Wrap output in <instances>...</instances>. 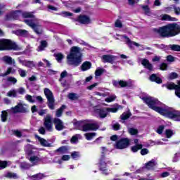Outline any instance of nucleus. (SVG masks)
<instances>
[{
	"label": "nucleus",
	"mask_w": 180,
	"mask_h": 180,
	"mask_svg": "<svg viewBox=\"0 0 180 180\" xmlns=\"http://www.w3.org/2000/svg\"><path fill=\"white\" fill-rule=\"evenodd\" d=\"M22 17L24 19H27L24 20L25 23L31 27V29L34 30L36 34H43V27L39 24L34 23V19H36V16H34L33 13L30 12H23L22 13Z\"/></svg>",
	"instance_id": "nucleus-4"
},
{
	"label": "nucleus",
	"mask_w": 180,
	"mask_h": 180,
	"mask_svg": "<svg viewBox=\"0 0 180 180\" xmlns=\"http://www.w3.org/2000/svg\"><path fill=\"white\" fill-rule=\"evenodd\" d=\"M166 88L169 89V91L175 90L176 89V84L175 83H168L165 85Z\"/></svg>",
	"instance_id": "nucleus-38"
},
{
	"label": "nucleus",
	"mask_w": 180,
	"mask_h": 180,
	"mask_svg": "<svg viewBox=\"0 0 180 180\" xmlns=\"http://www.w3.org/2000/svg\"><path fill=\"white\" fill-rule=\"evenodd\" d=\"M142 100L146 103L150 109L157 112L159 115L180 122V111L176 110H169V108L161 107L162 103L158 99L153 98V97H143Z\"/></svg>",
	"instance_id": "nucleus-1"
},
{
	"label": "nucleus",
	"mask_w": 180,
	"mask_h": 180,
	"mask_svg": "<svg viewBox=\"0 0 180 180\" xmlns=\"http://www.w3.org/2000/svg\"><path fill=\"white\" fill-rule=\"evenodd\" d=\"M130 146V139L129 138H121L115 143V148L117 150H124Z\"/></svg>",
	"instance_id": "nucleus-7"
},
{
	"label": "nucleus",
	"mask_w": 180,
	"mask_h": 180,
	"mask_svg": "<svg viewBox=\"0 0 180 180\" xmlns=\"http://www.w3.org/2000/svg\"><path fill=\"white\" fill-rule=\"evenodd\" d=\"M112 129L115 130V131H117V130H120V124L115 123L112 125Z\"/></svg>",
	"instance_id": "nucleus-58"
},
{
	"label": "nucleus",
	"mask_w": 180,
	"mask_h": 180,
	"mask_svg": "<svg viewBox=\"0 0 180 180\" xmlns=\"http://www.w3.org/2000/svg\"><path fill=\"white\" fill-rule=\"evenodd\" d=\"M16 34H18V36H22V37H27V30H18L16 31Z\"/></svg>",
	"instance_id": "nucleus-31"
},
{
	"label": "nucleus",
	"mask_w": 180,
	"mask_h": 180,
	"mask_svg": "<svg viewBox=\"0 0 180 180\" xmlns=\"http://www.w3.org/2000/svg\"><path fill=\"white\" fill-rule=\"evenodd\" d=\"M119 57L113 55H103L102 56L103 63H109L110 64H115L117 61Z\"/></svg>",
	"instance_id": "nucleus-12"
},
{
	"label": "nucleus",
	"mask_w": 180,
	"mask_h": 180,
	"mask_svg": "<svg viewBox=\"0 0 180 180\" xmlns=\"http://www.w3.org/2000/svg\"><path fill=\"white\" fill-rule=\"evenodd\" d=\"M11 13L13 15V20H18V19H19V13H22V11L17 10V11L11 12Z\"/></svg>",
	"instance_id": "nucleus-32"
},
{
	"label": "nucleus",
	"mask_w": 180,
	"mask_h": 180,
	"mask_svg": "<svg viewBox=\"0 0 180 180\" xmlns=\"http://www.w3.org/2000/svg\"><path fill=\"white\" fill-rule=\"evenodd\" d=\"M82 131H91L89 123H86V124H83L82 127Z\"/></svg>",
	"instance_id": "nucleus-45"
},
{
	"label": "nucleus",
	"mask_w": 180,
	"mask_h": 180,
	"mask_svg": "<svg viewBox=\"0 0 180 180\" xmlns=\"http://www.w3.org/2000/svg\"><path fill=\"white\" fill-rule=\"evenodd\" d=\"M67 60L69 65L79 67V65H81V63H82L81 48L78 46H72L70 49V53L67 56Z\"/></svg>",
	"instance_id": "nucleus-3"
},
{
	"label": "nucleus",
	"mask_w": 180,
	"mask_h": 180,
	"mask_svg": "<svg viewBox=\"0 0 180 180\" xmlns=\"http://www.w3.org/2000/svg\"><path fill=\"white\" fill-rule=\"evenodd\" d=\"M178 78V74L175 72H172L169 75V79H176Z\"/></svg>",
	"instance_id": "nucleus-49"
},
{
	"label": "nucleus",
	"mask_w": 180,
	"mask_h": 180,
	"mask_svg": "<svg viewBox=\"0 0 180 180\" xmlns=\"http://www.w3.org/2000/svg\"><path fill=\"white\" fill-rule=\"evenodd\" d=\"M4 20H6V21L13 20V16L12 13L6 14L4 18Z\"/></svg>",
	"instance_id": "nucleus-47"
},
{
	"label": "nucleus",
	"mask_w": 180,
	"mask_h": 180,
	"mask_svg": "<svg viewBox=\"0 0 180 180\" xmlns=\"http://www.w3.org/2000/svg\"><path fill=\"white\" fill-rule=\"evenodd\" d=\"M11 165V162L10 161H6V160H1V169H5L7 167H9Z\"/></svg>",
	"instance_id": "nucleus-34"
},
{
	"label": "nucleus",
	"mask_w": 180,
	"mask_h": 180,
	"mask_svg": "<svg viewBox=\"0 0 180 180\" xmlns=\"http://www.w3.org/2000/svg\"><path fill=\"white\" fill-rule=\"evenodd\" d=\"M143 148V144L139 143L131 147V151L132 153H137L139 150Z\"/></svg>",
	"instance_id": "nucleus-27"
},
{
	"label": "nucleus",
	"mask_w": 180,
	"mask_h": 180,
	"mask_svg": "<svg viewBox=\"0 0 180 180\" xmlns=\"http://www.w3.org/2000/svg\"><path fill=\"white\" fill-rule=\"evenodd\" d=\"M141 64L143 65L144 68H146V70L153 71V64L150 63V60H148V59L142 60Z\"/></svg>",
	"instance_id": "nucleus-18"
},
{
	"label": "nucleus",
	"mask_w": 180,
	"mask_h": 180,
	"mask_svg": "<svg viewBox=\"0 0 180 180\" xmlns=\"http://www.w3.org/2000/svg\"><path fill=\"white\" fill-rule=\"evenodd\" d=\"M20 48L16 42L8 39H1V51H18Z\"/></svg>",
	"instance_id": "nucleus-5"
},
{
	"label": "nucleus",
	"mask_w": 180,
	"mask_h": 180,
	"mask_svg": "<svg viewBox=\"0 0 180 180\" xmlns=\"http://www.w3.org/2000/svg\"><path fill=\"white\" fill-rule=\"evenodd\" d=\"M4 177L8 178L9 179H12V178H13V179H16V178H18V175L15 173L8 172L4 174Z\"/></svg>",
	"instance_id": "nucleus-29"
},
{
	"label": "nucleus",
	"mask_w": 180,
	"mask_h": 180,
	"mask_svg": "<svg viewBox=\"0 0 180 180\" xmlns=\"http://www.w3.org/2000/svg\"><path fill=\"white\" fill-rule=\"evenodd\" d=\"M44 93L48 101L46 103L48 108H49L51 110H54V103L56 102V100H54V95H53V92L49 89L45 88Z\"/></svg>",
	"instance_id": "nucleus-6"
},
{
	"label": "nucleus",
	"mask_w": 180,
	"mask_h": 180,
	"mask_svg": "<svg viewBox=\"0 0 180 180\" xmlns=\"http://www.w3.org/2000/svg\"><path fill=\"white\" fill-rule=\"evenodd\" d=\"M77 141H78V136L75 135L71 138L70 143H72V144H75Z\"/></svg>",
	"instance_id": "nucleus-60"
},
{
	"label": "nucleus",
	"mask_w": 180,
	"mask_h": 180,
	"mask_svg": "<svg viewBox=\"0 0 180 180\" xmlns=\"http://www.w3.org/2000/svg\"><path fill=\"white\" fill-rule=\"evenodd\" d=\"M116 100V96H110L105 98V102H108V103H110V102H113Z\"/></svg>",
	"instance_id": "nucleus-50"
},
{
	"label": "nucleus",
	"mask_w": 180,
	"mask_h": 180,
	"mask_svg": "<svg viewBox=\"0 0 180 180\" xmlns=\"http://www.w3.org/2000/svg\"><path fill=\"white\" fill-rule=\"evenodd\" d=\"M175 19H176L175 18H172V17H171V15H169L168 14H165L162 17V20H168L169 22H174V21H175Z\"/></svg>",
	"instance_id": "nucleus-33"
},
{
	"label": "nucleus",
	"mask_w": 180,
	"mask_h": 180,
	"mask_svg": "<svg viewBox=\"0 0 180 180\" xmlns=\"http://www.w3.org/2000/svg\"><path fill=\"white\" fill-rule=\"evenodd\" d=\"M162 46L165 50H172V51H180V45L178 44H170L166 46L165 44H162Z\"/></svg>",
	"instance_id": "nucleus-14"
},
{
	"label": "nucleus",
	"mask_w": 180,
	"mask_h": 180,
	"mask_svg": "<svg viewBox=\"0 0 180 180\" xmlns=\"http://www.w3.org/2000/svg\"><path fill=\"white\" fill-rule=\"evenodd\" d=\"M106 112H110L111 113H116L117 110H119V107H115V108H105Z\"/></svg>",
	"instance_id": "nucleus-46"
},
{
	"label": "nucleus",
	"mask_w": 180,
	"mask_h": 180,
	"mask_svg": "<svg viewBox=\"0 0 180 180\" xmlns=\"http://www.w3.org/2000/svg\"><path fill=\"white\" fill-rule=\"evenodd\" d=\"M13 113H27L29 110L25 107V104L18 103L15 107L12 108Z\"/></svg>",
	"instance_id": "nucleus-10"
},
{
	"label": "nucleus",
	"mask_w": 180,
	"mask_h": 180,
	"mask_svg": "<svg viewBox=\"0 0 180 180\" xmlns=\"http://www.w3.org/2000/svg\"><path fill=\"white\" fill-rule=\"evenodd\" d=\"M90 126V131H96L99 129V125L96 123H89Z\"/></svg>",
	"instance_id": "nucleus-35"
},
{
	"label": "nucleus",
	"mask_w": 180,
	"mask_h": 180,
	"mask_svg": "<svg viewBox=\"0 0 180 180\" xmlns=\"http://www.w3.org/2000/svg\"><path fill=\"white\" fill-rule=\"evenodd\" d=\"M96 112L101 119H105V117L108 116V111H106V108H98Z\"/></svg>",
	"instance_id": "nucleus-19"
},
{
	"label": "nucleus",
	"mask_w": 180,
	"mask_h": 180,
	"mask_svg": "<svg viewBox=\"0 0 180 180\" xmlns=\"http://www.w3.org/2000/svg\"><path fill=\"white\" fill-rule=\"evenodd\" d=\"M146 169H153L155 167V160L152 159L150 161L148 162L145 165Z\"/></svg>",
	"instance_id": "nucleus-24"
},
{
	"label": "nucleus",
	"mask_w": 180,
	"mask_h": 180,
	"mask_svg": "<svg viewBox=\"0 0 180 180\" xmlns=\"http://www.w3.org/2000/svg\"><path fill=\"white\" fill-rule=\"evenodd\" d=\"M103 72H105V69L98 68L95 71V75L96 77H101Z\"/></svg>",
	"instance_id": "nucleus-37"
},
{
	"label": "nucleus",
	"mask_w": 180,
	"mask_h": 180,
	"mask_svg": "<svg viewBox=\"0 0 180 180\" xmlns=\"http://www.w3.org/2000/svg\"><path fill=\"white\" fill-rule=\"evenodd\" d=\"M96 136V133L95 132H89L85 134V137L87 140H92Z\"/></svg>",
	"instance_id": "nucleus-36"
},
{
	"label": "nucleus",
	"mask_w": 180,
	"mask_h": 180,
	"mask_svg": "<svg viewBox=\"0 0 180 180\" xmlns=\"http://www.w3.org/2000/svg\"><path fill=\"white\" fill-rule=\"evenodd\" d=\"M153 32L160 37H174L180 33V25L176 22L167 24L159 28H153Z\"/></svg>",
	"instance_id": "nucleus-2"
},
{
	"label": "nucleus",
	"mask_w": 180,
	"mask_h": 180,
	"mask_svg": "<svg viewBox=\"0 0 180 180\" xmlns=\"http://www.w3.org/2000/svg\"><path fill=\"white\" fill-rule=\"evenodd\" d=\"M165 136L167 139H171L174 136V131L172 129H166Z\"/></svg>",
	"instance_id": "nucleus-42"
},
{
	"label": "nucleus",
	"mask_w": 180,
	"mask_h": 180,
	"mask_svg": "<svg viewBox=\"0 0 180 180\" xmlns=\"http://www.w3.org/2000/svg\"><path fill=\"white\" fill-rule=\"evenodd\" d=\"M68 146H63L56 150L58 153H60L61 154H68Z\"/></svg>",
	"instance_id": "nucleus-26"
},
{
	"label": "nucleus",
	"mask_w": 180,
	"mask_h": 180,
	"mask_svg": "<svg viewBox=\"0 0 180 180\" xmlns=\"http://www.w3.org/2000/svg\"><path fill=\"white\" fill-rule=\"evenodd\" d=\"M1 121L2 122H6V120H8V112L2 111L1 115Z\"/></svg>",
	"instance_id": "nucleus-40"
},
{
	"label": "nucleus",
	"mask_w": 180,
	"mask_h": 180,
	"mask_svg": "<svg viewBox=\"0 0 180 180\" xmlns=\"http://www.w3.org/2000/svg\"><path fill=\"white\" fill-rule=\"evenodd\" d=\"M20 63L22 64V65H24V67H27V68H33V67H35L34 63L30 60H20Z\"/></svg>",
	"instance_id": "nucleus-21"
},
{
	"label": "nucleus",
	"mask_w": 180,
	"mask_h": 180,
	"mask_svg": "<svg viewBox=\"0 0 180 180\" xmlns=\"http://www.w3.org/2000/svg\"><path fill=\"white\" fill-rule=\"evenodd\" d=\"M18 74L22 78H25L27 75L26 70L23 69H18Z\"/></svg>",
	"instance_id": "nucleus-44"
},
{
	"label": "nucleus",
	"mask_w": 180,
	"mask_h": 180,
	"mask_svg": "<svg viewBox=\"0 0 180 180\" xmlns=\"http://www.w3.org/2000/svg\"><path fill=\"white\" fill-rule=\"evenodd\" d=\"M150 151L147 148H142L141 149V155H147Z\"/></svg>",
	"instance_id": "nucleus-61"
},
{
	"label": "nucleus",
	"mask_w": 180,
	"mask_h": 180,
	"mask_svg": "<svg viewBox=\"0 0 180 180\" xmlns=\"http://www.w3.org/2000/svg\"><path fill=\"white\" fill-rule=\"evenodd\" d=\"M131 116V112H123L120 115L121 120H127V119H129V117Z\"/></svg>",
	"instance_id": "nucleus-30"
},
{
	"label": "nucleus",
	"mask_w": 180,
	"mask_h": 180,
	"mask_svg": "<svg viewBox=\"0 0 180 180\" xmlns=\"http://www.w3.org/2000/svg\"><path fill=\"white\" fill-rule=\"evenodd\" d=\"M160 70H161V71H167V70H168V64L162 63L160 64Z\"/></svg>",
	"instance_id": "nucleus-51"
},
{
	"label": "nucleus",
	"mask_w": 180,
	"mask_h": 180,
	"mask_svg": "<svg viewBox=\"0 0 180 180\" xmlns=\"http://www.w3.org/2000/svg\"><path fill=\"white\" fill-rule=\"evenodd\" d=\"M68 72H67V70H64L60 74V77L59 79V81H61V79H63V78H65V77H68Z\"/></svg>",
	"instance_id": "nucleus-56"
},
{
	"label": "nucleus",
	"mask_w": 180,
	"mask_h": 180,
	"mask_svg": "<svg viewBox=\"0 0 180 180\" xmlns=\"http://www.w3.org/2000/svg\"><path fill=\"white\" fill-rule=\"evenodd\" d=\"M1 60L5 63V64H8L9 65L13 64V60L11 56H5L1 58Z\"/></svg>",
	"instance_id": "nucleus-25"
},
{
	"label": "nucleus",
	"mask_w": 180,
	"mask_h": 180,
	"mask_svg": "<svg viewBox=\"0 0 180 180\" xmlns=\"http://www.w3.org/2000/svg\"><path fill=\"white\" fill-rule=\"evenodd\" d=\"M25 99L26 101H28V102H30V103H34V100H33V98L32 96H30V94H27L25 96Z\"/></svg>",
	"instance_id": "nucleus-55"
},
{
	"label": "nucleus",
	"mask_w": 180,
	"mask_h": 180,
	"mask_svg": "<svg viewBox=\"0 0 180 180\" xmlns=\"http://www.w3.org/2000/svg\"><path fill=\"white\" fill-rule=\"evenodd\" d=\"M174 90H175L176 96H178V98H180V88L179 86H176Z\"/></svg>",
	"instance_id": "nucleus-64"
},
{
	"label": "nucleus",
	"mask_w": 180,
	"mask_h": 180,
	"mask_svg": "<svg viewBox=\"0 0 180 180\" xmlns=\"http://www.w3.org/2000/svg\"><path fill=\"white\" fill-rule=\"evenodd\" d=\"M142 8L143 9L145 13H150V7L148 5L143 6Z\"/></svg>",
	"instance_id": "nucleus-63"
},
{
	"label": "nucleus",
	"mask_w": 180,
	"mask_h": 180,
	"mask_svg": "<svg viewBox=\"0 0 180 180\" xmlns=\"http://www.w3.org/2000/svg\"><path fill=\"white\" fill-rule=\"evenodd\" d=\"M167 61H168V63H174V61H175V57L172 55H168L167 56Z\"/></svg>",
	"instance_id": "nucleus-57"
},
{
	"label": "nucleus",
	"mask_w": 180,
	"mask_h": 180,
	"mask_svg": "<svg viewBox=\"0 0 180 180\" xmlns=\"http://www.w3.org/2000/svg\"><path fill=\"white\" fill-rule=\"evenodd\" d=\"M38 131L39 133V134H42L43 136H44V134H46V128L41 127L39 129Z\"/></svg>",
	"instance_id": "nucleus-62"
},
{
	"label": "nucleus",
	"mask_w": 180,
	"mask_h": 180,
	"mask_svg": "<svg viewBox=\"0 0 180 180\" xmlns=\"http://www.w3.org/2000/svg\"><path fill=\"white\" fill-rule=\"evenodd\" d=\"M112 85L113 86H115V88H131V82H129L124 80H113L112 81Z\"/></svg>",
	"instance_id": "nucleus-9"
},
{
	"label": "nucleus",
	"mask_w": 180,
	"mask_h": 180,
	"mask_svg": "<svg viewBox=\"0 0 180 180\" xmlns=\"http://www.w3.org/2000/svg\"><path fill=\"white\" fill-rule=\"evenodd\" d=\"M80 68L83 72L88 71V70H91V68H92V63L86 60L82 64Z\"/></svg>",
	"instance_id": "nucleus-16"
},
{
	"label": "nucleus",
	"mask_w": 180,
	"mask_h": 180,
	"mask_svg": "<svg viewBox=\"0 0 180 180\" xmlns=\"http://www.w3.org/2000/svg\"><path fill=\"white\" fill-rule=\"evenodd\" d=\"M115 27L122 28V27H123V24H122V21H120V20H117L115 21Z\"/></svg>",
	"instance_id": "nucleus-59"
},
{
	"label": "nucleus",
	"mask_w": 180,
	"mask_h": 180,
	"mask_svg": "<svg viewBox=\"0 0 180 180\" xmlns=\"http://www.w3.org/2000/svg\"><path fill=\"white\" fill-rule=\"evenodd\" d=\"M9 74H13V68L12 67L8 68L6 72L1 75V77H6L7 75H9Z\"/></svg>",
	"instance_id": "nucleus-39"
},
{
	"label": "nucleus",
	"mask_w": 180,
	"mask_h": 180,
	"mask_svg": "<svg viewBox=\"0 0 180 180\" xmlns=\"http://www.w3.org/2000/svg\"><path fill=\"white\" fill-rule=\"evenodd\" d=\"M65 109V105H63L61 107L56 110V117H61L63 116V112Z\"/></svg>",
	"instance_id": "nucleus-28"
},
{
	"label": "nucleus",
	"mask_w": 180,
	"mask_h": 180,
	"mask_svg": "<svg viewBox=\"0 0 180 180\" xmlns=\"http://www.w3.org/2000/svg\"><path fill=\"white\" fill-rule=\"evenodd\" d=\"M35 137L39 140L42 147H53V145H51V143H49L47 140L40 137L39 135H36Z\"/></svg>",
	"instance_id": "nucleus-15"
},
{
	"label": "nucleus",
	"mask_w": 180,
	"mask_h": 180,
	"mask_svg": "<svg viewBox=\"0 0 180 180\" xmlns=\"http://www.w3.org/2000/svg\"><path fill=\"white\" fill-rule=\"evenodd\" d=\"M75 20L81 23V25H89L92 23V20L86 15H79Z\"/></svg>",
	"instance_id": "nucleus-11"
},
{
	"label": "nucleus",
	"mask_w": 180,
	"mask_h": 180,
	"mask_svg": "<svg viewBox=\"0 0 180 180\" xmlns=\"http://www.w3.org/2000/svg\"><path fill=\"white\" fill-rule=\"evenodd\" d=\"M165 127L164 125H160L158 127L156 132L158 134H162V131H164Z\"/></svg>",
	"instance_id": "nucleus-54"
},
{
	"label": "nucleus",
	"mask_w": 180,
	"mask_h": 180,
	"mask_svg": "<svg viewBox=\"0 0 180 180\" xmlns=\"http://www.w3.org/2000/svg\"><path fill=\"white\" fill-rule=\"evenodd\" d=\"M7 95H8V96H9L10 98H12V96H13V98H16V96H18V95L16 94V91H15V90L8 91V94H7Z\"/></svg>",
	"instance_id": "nucleus-53"
},
{
	"label": "nucleus",
	"mask_w": 180,
	"mask_h": 180,
	"mask_svg": "<svg viewBox=\"0 0 180 180\" xmlns=\"http://www.w3.org/2000/svg\"><path fill=\"white\" fill-rule=\"evenodd\" d=\"M7 82H11V84H16L18 82V79L13 77H8L7 78Z\"/></svg>",
	"instance_id": "nucleus-48"
},
{
	"label": "nucleus",
	"mask_w": 180,
	"mask_h": 180,
	"mask_svg": "<svg viewBox=\"0 0 180 180\" xmlns=\"http://www.w3.org/2000/svg\"><path fill=\"white\" fill-rule=\"evenodd\" d=\"M47 46H49V44H47V41L46 40L41 41L40 44L38 46L37 51H44V49H46Z\"/></svg>",
	"instance_id": "nucleus-23"
},
{
	"label": "nucleus",
	"mask_w": 180,
	"mask_h": 180,
	"mask_svg": "<svg viewBox=\"0 0 180 180\" xmlns=\"http://www.w3.org/2000/svg\"><path fill=\"white\" fill-rule=\"evenodd\" d=\"M128 131L131 136H136V134H139V130L137 129L129 128Z\"/></svg>",
	"instance_id": "nucleus-41"
},
{
	"label": "nucleus",
	"mask_w": 180,
	"mask_h": 180,
	"mask_svg": "<svg viewBox=\"0 0 180 180\" xmlns=\"http://www.w3.org/2000/svg\"><path fill=\"white\" fill-rule=\"evenodd\" d=\"M53 123L55 124L56 130H58V131H61V130H63L64 123L61 120H60V118H54Z\"/></svg>",
	"instance_id": "nucleus-13"
},
{
	"label": "nucleus",
	"mask_w": 180,
	"mask_h": 180,
	"mask_svg": "<svg viewBox=\"0 0 180 180\" xmlns=\"http://www.w3.org/2000/svg\"><path fill=\"white\" fill-rule=\"evenodd\" d=\"M124 39H125L127 40V44H128L129 47H130L131 49L133 45L136 46V47H140V44L131 41V39H130V38H129V37L125 35V36H124Z\"/></svg>",
	"instance_id": "nucleus-22"
},
{
	"label": "nucleus",
	"mask_w": 180,
	"mask_h": 180,
	"mask_svg": "<svg viewBox=\"0 0 180 180\" xmlns=\"http://www.w3.org/2000/svg\"><path fill=\"white\" fill-rule=\"evenodd\" d=\"M44 127L46 131H53V117L51 115H46L44 118Z\"/></svg>",
	"instance_id": "nucleus-8"
},
{
	"label": "nucleus",
	"mask_w": 180,
	"mask_h": 180,
	"mask_svg": "<svg viewBox=\"0 0 180 180\" xmlns=\"http://www.w3.org/2000/svg\"><path fill=\"white\" fill-rule=\"evenodd\" d=\"M68 98L71 101H76L77 99H78V96L75 93H70L68 94Z\"/></svg>",
	"instance_id": "nucleus-43"
},
{
	"label": "nucleus",
	"mask_w": 180,
	"mask_h": 180,
	"mask_svg": "<svg viewBox=\"0 0 180 180\" xmlns=\"http://www.w3.org/2000/svg\"><path fill=\"white\" fill-rule=\"evenodd\" d=\"M55 57L57 60V62L60 63V61H62L63 58H64V55H63L62 53H58L55 55Z\"/></svg>",
	"instance_id": "nucleus-52"
},
{
	"label": "nucleus",
	"mask_w": 180,
	"mask_h": 180,
	"mask_svg": "<svg viewBox=\"0 0 180 180\" xmlns=\"http://www.w3.org/2000/svg\"><path fill=\"white\" fill-rule=\"evenodd\" d=\"M99 170L103 172L105 175H108L106 172L108 171V163L106 162H99Z\"/></svg>",
	"instance_id": "nucleus-20"
},
{
	"label": "nucleus",
	"mask_w": 180,
	"mask_h": 180,
	"mask_svg": "<svg viewBox=\"0 0 180 180\" xmlns=\"http://www.w3.org/2000/svg\"><path fill=\"white\" fill-rule=\"evenodd\" d=\"M150 81L151 82H155L156 84H162V79L161 77L157 76L156 74H152L149 77Z\"/></svg>",
	"instance_id": "nucleus-17"
}]
</instances>
